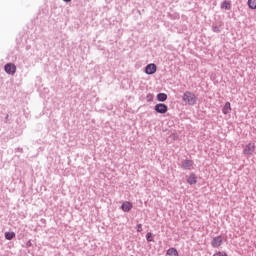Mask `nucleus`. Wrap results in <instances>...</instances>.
Masks as SVG:
<instances>
[{"label": "nucleus", "mask_w": 256, "mask_h": 256, "mask_svg": "<svg viewBox=\"0 0 256 256\" xmlns=\"http://www.w3.org/2000/svg\"><path fill=\"white\" fill-rule=\"evenodd\" d=\"M187 183H189V185L197 184V176L194 173L190 174L187 178Z\"/></svg>", "instance_id": "nucleus-10"}, {"label": "nucleus", "mask_w": 256, "mask_h": 256, "mask_svg": "<svg viewBox=\"0 0 256 256\" xmlns=\"http://www.w3.org/2000/svg\"><path fill=\"white\" fill-rule=\"evenodd\" d=\"M182 101L186 105H195L197 103V96L193 92L186 91L182 96Z\"/></svg>", "instance_id": "nucleus-1"}, {"label": "nucleus", "mask_w": 256, "mask_h": 256, "mask_svg": "<svg viewBox=\"0 0 256 256\" xmlns=\"http://www.w3.org/2000/svg\"><path fill=\"white\" fill-rule=\"evenodd\" d=\"M211 245L214 249H218V247L223 245V238L221 236L214 237L211 241Z\"/></svg>", "instance_id": "nucleus-5"}, {"label": "nucleus", "mask_w": 256, "mask_h": 256, "mask_svg": "<svg viewBox=\"0 0 256 256\" xmlns=\"http://www.w3.org/2000/svg\"><path fill=\"white\" fill-rule=\"evenodd\" d=\"M154 110L156 111V113L165 115V113H167V111H169V108L167 107V105H165L163 103H159V104L155 105Z\"/></svg>", "instance_id": "nucleus-4"}, {"label": "nucleus", "mask_w": 256, "mask_h": 256, "mask_svg": "<svg viewBox=\"0 0 256 256\" xmlns=\"http://www.w3.org/2000/svg\"><path fill=\"white\" fill-rule=\"evenodd\" d=\"M136 229H137V232H138V233H141V231H143V225L138 224V225L136 226Z\"/></svg>", "instance_id": "nucleus-18"}, {"label": "nucleus", "mask_w": 256, "mask_h": 256, "mask_svg": "<svg viewBox=\"0 0 256 256\" xmlns=\"http://www.w3.org/2000/svg\"><path fill=\"white\" fill-rule=\"evenodd\" d=\"M157 99H158V101H167V94H165V93H159L158 95H157Z\"/></svg>", "instance_id": "nucleus-14"}, {"label": "nucleus", "mask_w": 256, "mask_h": 256, "mask_svg": "<svg viewBox=\"0 0 256 256\" xmlns=\"http://www.w3.org/2000/svg\"><path fill=\"white\" fill-rule=\"evenodd\" d=\"M255 143H248L243 149V155L251 157L255 153Z\"/></svg>", "instance_id": "nucleus-2"}, {"label": "nucleus", "mask_w": 256, "mask_h": 256, "mask_svg": "<svg viewBox=\"0 0 256 256\" xmlns=\"http://www.w3.org/2000/svg\"><path fill=\"white\" fill-rule=\"evenodd\" d=\"M221 9H226L227 11H229V9H231V2L225 0V1L221 4Z\"/></svg>", "instance_id": "nucleus-12"}, {"label": "nucleus", "mask_w": 256, "mask_h": 256, "mask_svg": "<svg viewBox=\"0 0 256 256\" xmlns=\"http://www.w3.org/2000/svg\"><path fill=\"white\" fill-rule=\"evenodd\" d=\"M65 3H71V0H63Z\"/></svg>", "instance_id": "nucleus-20"}, {"label": "nucleus", "mask_w": 256, "mask_h": 256, "mask_svg": "<svg viewBox=\"0 0 256 256\" xmlns=\"http://www.w3.org/2000/svg\"><path fill=\"white\" fill-rule=\"evenodd\" d=\"M146 239L149 243H151V241H153V234L151 232H148L146 234Z\"/></svg>", "instance_id": "nucleus-16"}, {"label": "nucleus", "mask_w": 256, "mask_h": 256, "mask_svg": "<svg viewBox=\"0 0 256 256\" xmlns=\"http://www.w3.org/2000/svg\"><path fill=\"white\" fill-rule=\"evenodd\" d=\"M213 256H227V253L218 251V252H215V253L213 254Z\"/></svg>", "instance_id": "nucleus-17"}, {"label": "nucleus", "mask_w": 256, "mask_h": 256, "mask_svg": "<svg viewBox=\"0 0 256 256\" xmlns=\"http://www.w3.org/2000/svg\"><path fill=\"white\" fill-rule=\"evenodd\" d=\"M26 245H27V247H31V241H28V242L26 243Z\"/></svg>", "instance_id": "nucleus-19"}, {"label": "nucleus", "mask_w": 256, "mask_h": 256, "mask_svg": "<svg viewBox=\"0 0 256 256\" xmlns=\"http://www.w3.org/2000/svg\"><path fill=\"white\" fill-rule=\"evenodd\" d=\"M166 256H179V252L175 248H169L166 252Z\"/></svg>", "instance_id": "nucleus-11"}, {"label": "nucleus", "mask_w": 256, "mask_h": 256, "mask_svg": "<svg viewBox=\"0 0 256 256\" xmlns=\"http://www.w3.org/2000/svg\"><path fill=\"white\" fill-rule=\"evenodd\" d=\"M5 239H7L8 241H11V239H15V232H6Z\"/></svg>", "instance_id": "nucleus-13"}, {"label": "nucleus", "mask_w": 256, "mask_h": 256, "mask_svg": "<svg viewBox=\"0 0 256 256\" xmlns=\"http://www.w3.org/2000/svg\"><path fill=\"white\" fill-rule=\"evenodd\" d=\"M248 7L250 9H256V0H248Z\"/></svg>", "instance_id": "nucleus-15"}, {"label": "nucleus", "mask_w": 256, "mask_h": 256, "mask_svg": "<svg viewBox=\"0 0 256 256\" xmlns=\"http://www.w3.org/2000/svg\"><path fill=\"white\" fill-rule=\"evenodd\" d=\"M145 73L147 75H153L157 73V65L155 64H148L145 68Z\"/></svg>", "instance_id": "nucleus-6"}, {"label": "nucleus", "mask_w": 256, "mask_h": 256, "mask_svg": "<svg viewBox=\"0 0 256 256\" xmlns=\"http://www.w3.org/2000/svg\"><path fill=\"white\" fill-rule=\"evenodd\" d=\"M232 108H231V102H226L224 107L222 108V113L224 115H229L231 113Z\"/></svg>", "instance_id": "nucleus-8"}, {"label": "nucleus", "mask_w": 256, "mask_h": 256, "mask_svg": "<svg viewBox=\"0 0 256 256\" xmlns=\"http://www.w3.org/2000/svg\"><path fill=\"white\" fill-rule=\"evenodd\" d=\"M182 167L183 169L191 170V168L193 167V160H184L182 162Z\"/></svg>", "instance_id": "nucleus-9"}, {"label": "nucleus", "mask_w": 256, "mask_h": 256, "mask_svg": "<svg viewBox=\"0 0 256 256\" xmlns=\"http://www.w3.org/2000/svg\"><path fill=\"white\" fill-rule=\"evenodd\" d=\"M4 70L8 75H14L15 73H17V66H15V64L13 63H7L4 66Z\"/></svg>", "instance_id": "nucleus-3"}, {"label": "nucleus", "mask_w": 256, "mask_h": 256, "mask_svg": "<svg viewBox=\"0 0 256 256\" xmlns=\"http://www.w3.org/2000/svg\"><path fill=\"white\" fill-rule=\"evenodd\" d=\"M121 209L124 211V213H129V211L133 209V204L129 201H126L122 204Z\"/></svg>", "instance_id": "nucleus-7"}]
</instances>
